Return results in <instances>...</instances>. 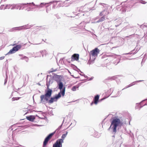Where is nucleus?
<instances>
[{
	"label": "nucleus",
	"mask_w": 147,
	"mask_h": 147,
	"mask_svg": "<svg viewBox=\"0 0 147 147\" xmlns=\"http://www.w3.org/2000/svg\"><path fill=\"white\" fill-rule=\"evenodd\" d=\"M123 123L119 119L115 118L113 119L111 122V125L108 129V131L111 130L112 133L115 134L117 132V126L122 125Z\"/></svg>",
	"instance_id": "1"
},
{
	"label": "nucleus",
	"mask_w": 147,
	"mask_h": 147,
	"mask_svg": "<svg viewBox=\"0 0 147 147\" xmlns=\"http://www.w3.org/2000/svg\"><path fill=\"white\" fill-rule=\"evenodd\" d=\"M44 95H41L40 96V101L41 102H44V100L47 101H48V99L51 97L52 93V90L50 89L49 87H47V90H45Z\"/></svg>",
	"instance_id": "2"
},
{
	"label": "nucleus",
	"mask_w": 147,
	"mask_h": 147,
	"mask_svg": "<svg viewBox=\"0 0 147 147\" xmlns=\"http://www.w3.org/2000/svg\"><path fill=\"white\" fill-rule=\"evenodd\" d=\"M68 134L66 131L65 133L63 134L61 137V138L57 140L53 145V147H62V144L63 142V140Z\"/></svg>",
	"instance_id": "3"
},
{
	"label": "nucleus",
	"mask_w": 147,
	"mask_h": 147,
	"mask_svg": "<svg viewBox=\"0 0 147 147\" xmlns=\"http://www.w3.org/2000/svg\"><path fill=\"white\" fill-rule=\"evenodd\" d=\"M57 86L58 89L60 90V91L58 94L55 95L58 98H59L61 97V95L62 96H63L65 95V87L63 86V83L61 82Z\"/></svg>",
	"instance_id": "4"
},
{
	"label": "nucleus",
	"mask_w": 147,
	"mask_h": 147,
	"mask_svg": "<svg viewBox=\"0 0 147 147\" xmlns=\"http://www.w3.org/2000/svg\"><path fill=\"white\" fill-rule=\"evenodd\" d=\"M99 4L103 6L105 8V9L100 13L99 16H103L105 17L109 13V12L108 11L107 9L106 8L107 7V5L106 4L102 3H100Z\"/></svg>",
	"instance_id": "5"
},
{
	"label": "nucleus",
	"mask_w": 147,
	"mask_h": 147,
	"mask_svg": "<svg viewBox=\"0 0 147 147\" xmlns=\"http://www.w3.org/2000/svg\"><path fill=\"white\" fill-rule=\"evenodd\" d=\"M46 3H41L39 5H35L33 2H32L31 3H23L22 5H28V6L31 5H33L34 6H35L36 8H38V9H40L44 7H45V6L46 5Z\"/></svg>",
	"instance_id": "6"
},
{
	"label": "nucleus",
	"mask_w": 147,
	"mask_h": 147,
	"mask_svg": "<svg viewBox=\"0 0 147 147\" xmlns=\"http://www.w3.org/2000/svg\"><path fill=\"white\" fill-rule=\"evenodd\" d=\"M54 81V79L51 75H47L46 78L47 87H49L50 84H52Z\"/></svg>",
	"instance_id": "7"
},
{
	"label": "nucleus",
	"mask_w": 147,
	"mask_h": 147,
	"mask_svg": "<svg viewBox=\"0 0 147 147\" xmlns=\"http://www.w3.org/2000/svg\"><path fill=\"white\" fill-rule=\"evenodd\" d=\"M21 47L22 46L21 45H16L12 49H11L6 55L14 53L20 49Z\"/></svg>",
	"instance_id": "8"
},
{
	"label": "nucleus",
	"mask_w": 147,
	"mask_h": 147,
	"mask_svg": "<svg viewBox=\"0 0 147 147\" xmlns=\"http://www.w3.org/2000/svg\"><path fill=\"white\" fill-rule=\"evenodd\" d=\"M52 77L54 79V80H55L57 82V86H58V84L60 83H62L61 81V76H60L55 75L53 76Z\"/></svg>",
	"instance_id": "9"
},
{
	"label": "nucleus",
	"mask_w": 147,
	"mask_h": 147,
	"mask_svg": "<svg viewBox=\"0 0 147 147\" xmlns=\"http://www.w3.org/2000/svg\"><path fill=\"white\" fill-rule=\"evenodd\" d=\"M100 51L98 48H96L90 51V55L96 57L97 56L98 54L99 53Z\"/></svg>",
	"instance_id": "10"
},
{
	"label": "nucleus",
	"mask_w": 147,
	"mask_h": 147,
	"mask_svg": "<svg viewBox=\"0 0 147 147\" xmlns=\"http://www.w3.org/2000/svg\"><path fill=\"white\" fill-rule=\"evenodd\" d=\"M79 55L78 54L75 53L71 56V61H77L79 60Z\"/></svg>",
	"instance_id": "11"
},
{
	"label": "nucleus",
	"mask_w": 147,
	"mask_h": 147,
	"mask_svg": "<svg viewBox=\"0 0 147 147\" xmlns=\"http://www.w3.org/2000/svg\"><path fill=\"white\" fill-rule=\"evenodd\" d=\"M59 98L57 96L55 95L54 97H51L50 98V99L49 100H48V101L47 102H48L49 103L52 104L54 101H57V100Z\"/></svg>",
	"instance_id": "12"
},
{
	"label": "nucleus",
	"mask_w": 147,
	"mask_h": 147,
	"mask_svg": "<svg viewBox=\"0 0 147 147\" xmlns=\"http://www.w3.org/2000/svg\"><path fill=\"white\" fill-rule=\"evenodd\" d=\"M92 3H86L84 6V7L86 5H89V7L88 8V9L87 10L85 11H86V12H88L91 10H94V9H93V7H92ZM93 5H94V4H93Z\"/></svg>",
	"instance_id": "13"
},
{
	"label": "nucleus",
	"mask_w": 147,
	"mask_h": 147,
	"mask_svg": "<svg viewBox=\"0 0 147 147\" xmlns=\"http://www.w3.org/2000/svg\"><path fill=\"white\" fill-rule=\"evenodd\" d=\"M69 0H67L66 1H65L61 3H59L58 4V6H57V7H63V6H65V7H67L69 6V5L68 4V5H66L65 4V3H67V2L69 1Z\"/></svg>",
	"instance_id": "14"
},
{
	"label": "nucleus",
	"mask_w": 147,
	"mask_h": 147,
	"mask_svg": "<svg viewBox=\"0 0 147 147\" xmlns=\"http://www.w3.org/2000/svg\"><path fill=\"white\" fill-rule=\"evenodd\" d=\"M26 118L28 120L32 122L35 119V117L33 115H30L27 116Z\"/></svg>",
	"instance_id": "15"
},
{
	"label": "nucleus",
	"mask_w": 147,
	"mask_h": 147,
	"mask_svg": "<svg viewBox=\"0 0 147 147\" xmlns=\"http://www.w3.org/2000/svg\"><path fill=\"white\" fill-rule=\"evenodd\" d=\"M99 96L98 95H96L94 97L93 100L94 103L95 104H97L98 101L99 99Z\"/></svg>",
	"instance_id": "16"
},
{
	"label": "nucleus",
	"mask_w": 147,
	"mask_h": 147,
	"mask_svg": "<svg viewBox=\"0 0 147 147\" xmlns=\"http://www.w3.org/2000/svg\"><path fill=\"white\" fill-rule=\"evenodd\" d=\"M105 18L104 16H103L101 17L97 21L95 22L96 23H99L101 22H102L105 20Z\"/></svg>",
	"instance_id": "17"
},
{
	"label": "nucleus",
	"mask_w": 147,
	"mask_h": 147,
	"mask_svg": "<svg viewBox=\"0 0 147 147\" xmlns=\"http://www.w3.org/2000/svg\"><path fill=\"white\" fill-rule=\"evenodd\" d=\"M33 25H29L28 24H27L22 26V27H23L24 30H25L29 29Z\"/></svg>",
	"instance_id": "18"
},
{
	"label": "nucleus",
	"mask_w": 147,
	"mask_h": 147,
	"mask_svg": "<svg viewBox=\"0 0 147 147\" xmlns=\"http://www.w3.org/2000/svg\"><path fill=\"white\" fill-rule=\"evenodd\" d=\"M60 1H57L54 0V1H50L49 3H47L48 4V6H49L51 4H52L53 3H57L58 2H59Z\"/></svg>",
	"instance_id": "19"
},
{
	"label": "nucleus",
	"mask_w": 147,
	"mask_h": 147,
	"mask_svg": "<svg viewBox=\"0 0 147 147\" xmlns=\"http://www.w3.org/2000/svg\"><path fill=\"white\" fill-rule=\"evenodd\" d=\"M71 67L73 68L75 70L77 71L78 72H80L81 71L80 69H78L77 67L74 64H71Z\"/></svg>",
	"instance_id": "20"
},
{
	"label": "nucleus",
	"mask_w": 147,
	"mask_h": 147,
	"mask_svg": "<svg viewBox=\"0 0 147 147\" xmlns=\"http://www.w3.org/2000/svg\"><path fill=\"white\" fill-rule=\"evenodd\" d=\"M87 146V143L85 141H83L81 143V147H86Z\"/></svg>",
	"instance_id": "21"
},
{
	"label": "nucleus",
	"mask_w": 147,
	"mask_h": 147,
	"mask_svg": "<svg viewBox=\"0 0 147 147\" xmlns=\"http://www.w3.org/2000/svg\"><path fill=\"white\" fill-rule=\"evenodd\" d=\"M42 51H40L37 52L36 53L35 55L36 56L35 57H40L41 56V55H42Z\"/></svg>",
	"instance_id": "22"
},
{
	"label": "nucleus",
	"mask_w": 147,
	"mask_h": 147,
	"mask_svg": "<svg viewBox=\"0 0 147 147\" xmlns=\"http://www.w3.org/2000/svg\"><path fill=\"white\" fill-rule=\"evenodd\" d=\"M55 132L54 131L53 132H52L48 135L47 137L48 138H49L50 139L52 138V136L55 134Z\"/></svg>",
	"instance_id": "23"
},
{
	"label": "nucleus",
	"mask_w": 147,
	"mask_h": 147,
	"mask_svg": "<svg viewBox=\"0 0 147 147\" xmlns=\"http://www.w3.org/2000/svg\"><path fill=\"white\" fill-rule=\"evenodd\" d=\"M135 50V49H134L132 51H131L130 52H129V53H124L123 54V55H131L133 53L132 52L134 51ZM137 52V51H136L135 52H134V53H133V54L134 55Z\"/></svg>",
	"instance_id": "24"
},
{
	"label": "nucleus",
	"mask_w": 147,
	"mask_h": 147,
	"mask_svg": "<svg viewBox=\"0 0 147 147\" xmlns=\"http://www.w3.org/2000/svg\"><path fill=\"white\" fill-rule=\"evenodd\" d=\"M41 51L42 57H43L44 56H46L48 54L47 51L45 50L42 51Z\"/></svg>",
	"instance_id": "25"
},
{
	"label": "nucleus",
	"mask_w": 147,
	"mask_h": 147,
	"mask_svg": "<svg viewBox=\"0 0 147 147\" xmlns=\"http://www.w3.org/2000/svg\"><path fill=\"white\" fill-rule=\"evenodd\" d=\"M136 105H138V107L136 106V107H135V108L136 109H137V108H138V107H139V109H140L141 108H142L143 106H145V105H147V104H146V103L145 105H144L143 106H141L140 105V103H137L136 104Z\"/></svg>",
	"instance_id": "26"
},
{
	"label": "nucleus",
	"mask_w": 147,
	"mask_h": 147,
	"mask_svg": "<svg viewBox=\"0 0 147 147\" xmlns=\"http://www.w3.org/2000/svg\"><path fill=\"white\" fill-rule=\"evenodd\" d=\"M13 28H16V30H24L22 26Z\"/></svg>",
	"instance_id": "27"
},
{
	"label": "nucleus",
	"mask_w": 147,
	"mask_h": 147,
	"mask_svg": "<svg viewBox=\"0 0 147 147\" xmlns=\"http://www.w3.org/2000/svg\"><path fill=\"white\" fill-rule=\"evenodd\" d=\"M63 125V123H62L59 126L57 129L54 131L55 132V133H57L61 129V128L62 126Z\"/></svg>",
	"instance_id": "28"
},
{
	"label": "nucleus",
	"mask_w": 147,
	"mask_h": 147,
	"mask_svg": "<svg viewBox=\"0 0 147 147\" xmlns=\"http://www.w3.org/2000/svg\"><path fill=\"white\" fill-rule=\"evenodd\" d=\"M113 88H110L109 90L108 91V92L109 93V94L110 95L112 93H113Z\"/></svg>",
	"instance_id": "29"
},
{
	"label": "nucleus",
	"mask_w": 147,
	"mask_h": 147,
	"mask_svg": "<svg viewBox=\"0 0 147 147\" xmlns=\"http://www.w3.org/2000/svg\"><path fill=\"white\" fill-rule=\"evenodd\" d=\"M78 88V86H74L72 87L71 90L73 91H75L76 90V89Z\"/></svg>",
	"instance_id": "30"
},
{
	"label": "nucleus",
	"mask_w": 147,
	"mask_h": 147,
	"mask_svg": "<svg viewBox=\"0 0 147 147\" xmlns=\"http://www.w3.org/2000/svg\"><path fill=\"white\" fill-rule=\"evenodd\" d=\"M116 78V76H114L111 77H109L108 78V80H115Z\"/></svg>",
	"instance_id": "31"
},
{
	"label": "nucleus",
	"mask_w": 147,
	"mask_h": 147,
	"mask_svg": "<svg viewBox=\"0 0 147 147\" xmlns=\"http://www.w3.org/2000/svg\"><path fill=\"white\" fill-rule=\"evenodd\" d=\"M144 80H138V81H136L132 83V84L133 85H134L136 84L137 82H141L142 81H143Z\"/></svg>",
	"instance_id": "32"
},
{
	"label": "nucleus",
	"mask_w": 147,
	"mask_h": 147,
	"mask_svg": "<svg viewBox=\"0 0 147 147\" xmlns=\"http://www.w3.org/2000/svg\"><path fill=\"white\" fill-rule=\"evenodd\" d=\"M19 55L20 56H22V57L20 58V59L21 60H24L25 58V57L26 56L23 55L19 54Z\"/></svg>",
	"instance_id": "33"
},
{
	"label": "nucleus",
	"mask_w": 147,
	"mask_h": 147,
	"mask_svg": "<svg viewBox=\"0 0 147 147\" xmlns=\"http://www.w3.org/2000/svg\"><path fill=\"white\" fill-rule=\"evenodd\" d=\"M120 92V91H118L117 92V94L116 95H114L113 96V97H115L119 96V94Z\"/></svg>",
	"instance_id": "34"
},
{
	"label": "nucleus",
	"mask_w": 147,
	"mask_h": 147,
	"mask_svg": "<svg viewBox=\"0 0 147 147\" xmlns=\"http://www.w3.org/2000/svg\"><path fill=\"white\" fill-rule=\"evenodd\" d=\"M139 1L140 3H141L142 4H145L147 3V2L145 1L141 0H140Z\"/></svg>",
	"instance_id": "35"
},
{
	"label": "nucleus",
	"mask_w": 147,
	"mask_h": 147,
	"mask_svg": "<svg viewBox=\"0 0 147 147\" xmlns=\"http://www.w3.org/2000/svg\"><path fill=\"white\" fill-rule=\"evenodd\" d=\"M12 5V7L11 8V9L13 10L15 9H16V5Z\"/></svg>",
	"instance_id": "36"
},
{
	"label": "nucleus",
	"mask_w": 147,
	"mask_h": 147,
	"mask_svg": "<svg viewBox=\"0 0 147 147\" xmlns=\"http://www.w3.org/2000/svg\"><path fill=\"white\" fill-rule=\"evenodd\" d=\"M80 72H81V73H82V74H80V75H81V76H84V77H85V78H87L88 79V77L87 76H86V75H85V74H84V73H83V72H82L81 71Z\"/></svg>",
	"instance_id": "37"
},
{
	"label": "nucleus",
	"mask_w": 147,
	"mask_h": 147,
	"mask_svg": "<svg viewBox=\"0 0 147 147\" xmlns=\"http://www.w3.org/2000/svg\"><path fill=\"white\" fill-rule=\"evenodd\" d=\"M121 10L123 12H124L126 11V9L125 8H123L122 9H121Z\"/></svg>",
	"instance_id": "38"
},
{
	"label": "nucleus",
	"mask_w": 147,
	"mask_h": 147,
	"mask_svg": "<svg viewBox=\"0 0 147 147\" xmlns=\"http://www.w3.org/2000/svg\"><path fill=\"white\" fill-rule=\"evenodd\" d=\"M53 5L52 7V8L53 9H55V7H56V5H57V3H53Z\"/></svg>",
	"instance_id": "39"
},
{
	"label": "nucleus",
	"mask_w": 147,
	"mask_h": 147,
	"mask_svg": "<svg viewBox=\"0 0 147 147\" xmlns=\"http://www.w3.org/2000/svg\"><path fill=\"white\" fill-rule=\"evenodd\" d=\"M11 6H12V5L10 4H9L7 5V9H9L10 8V7H11Z\"/></svg>",
	"instance_id": "40"
},
{
	"label": "nucleus",
	"mask_w": 147,
	"mask_h": 147,
	"mask_svg": "<svg viewBox=\"0 0 147 147\" xmlns=\"http://www.w3.org/2000/svg\"><path fill=\"white\" fill-rule=\"evenodd\" d=\"M24 60L26 62H28V58L26 56Z\"/></svg>",
	"instance_id": "41"
},
{
	"label": "nucleus",
	"mask_w": 147,
	"mask_h": 147,
	"mask_svg": "<svg viewBox=\"0 0 147 147\" xmlns=\"http://www.w3.org/2000/svg\"><path fill=\"white\" fill-rule=\"evenodd\" d=\"M48 143V142H47L44 140L43 142V145H44V146L46 145Z\"/></svg>",
	"instance_id": "42"
},
{
	"label": "nucleus",
	"mask_w": 147,
	"mask_h": 147,
	"mask_svg": "<svg viewBox=\"0 0 147 147\" xmlns=\"http://www.w3.org/2000/svg\"><path fill=\"white\" fill-rule=\"evenodd\" d=\"M4 5H1L0 7V9L2 10V9H4V7H3L4 6Z\"/></svg>",
	"instance_id": "43"
},
{
	"label": "nucleus",
	"mask_w": 147,
	"mask_h": 147,
	"mask_svg": "<svg viewBox=\"0 0 147 147\" xmlns=\"http://www.w3.org/2000/svg\"><path fill=\"white\" fill-rule=\"evenodd\" d=\"M14 30H16V28H13L12 29L9 30V32H12Z\"/></svg>",
	"instance_id": "44"
},
{
	"label": "nucleus",
	"mask_w": 147,
	"mask_h": 147,
	"mask_svg": "<svg viewBox=\"0 0 147 147\" xmlns=\"http://www.w3.org/2000/svg\"><path fill=\"white\" fill-rule=\"evenodd\" d=\"M115 55L111 54V55H108L107 56L108 57H113L114 56H115Z\"/></svg>",
	"instance_id": "45"
},
{
	"label": "nucleus",
	"mask_w": 147,
	"mask_h": 147,
	"mask_svg": "<svg viewBox=\"0 0 147 147\" xmlns=\"http://www.w3.org/2000/svg\"><path fill=\"white\" fill-rule=\"evenodd\" d=\"M49 138H48L47 137L45 138V139L44 140H45V141H46L47 142H48L49 141Z\"/></svg>",
	"instance_id": "46"
},
{
	"label": "nucleus",
	"mask_w": 147,
	"mask_h": 147,
	"mask_svg": "<svg viewBox=\"0 0 147 147\" xmlns=\"http://www.w3.org/2000/svg\"><path fill=\"white\" fill-rule=\"evenodd\" d=\"M46 11L47 12V13H48L49 12V11H50V9H49V8H46Z\"/></svg>",
	"instance_id": "47"
},
{
	"label": "nucleus",
	"mask_w": 147,
	"mask_h": 147,
	"mask_svg": "<svg viewBox=\"0 0 147 147\" xmlns=\"http://www.w3.org/2000/svg\"><path fill=\"white\" fill-rule=\"evenodd\" d=\"M19 10L23 9L24 8V7H23L21 5H19Z\"/></svg>",
	"instance_id": "48"
},
{
	"label": "nucleus",
	"mask_w": 147,
	"mask_h": 147,
	"mask_svg": "<svg viewBox=\"0 0 147 147\" xmlns=\"http://www.w3.org/2000/svg\"><path fill=\"white\" fill-rule=\"evenodd\" d=\"M80 24L81 25L83 26L84 25V22H82Z\"/></svg>",
	"instance_id": "49"
},
{
	"label": "nucleus",
	"mask_w": 147,
	"mask_h": 147,
	"mask_svg": "<svg viewBox=\"0 0 147 147\" xmlns=\"http://www.w3.org/2000/svg\"><path fill=\"white\" fill-rule=\"evenodd\" d=\"M120 61L119 60H117L116 61V62H117V63L116 64H115V63L113 62V63L114 64H115V65H117L118 63H119Z\"/></svg>",
	"instance_id": "50"
},
{
	"label": "nucleus",
	"mask_w": 147,
	"mask_h": 147,
	"mask_svg": "<svg viewBox=\"0 0 147 147\" xmlns=\"http://www.w3.org/2000/svg\"><path fill=\"white\" fill-rule=\"evenodd\" d=\"M5 57H0V60H1L3 59Z\"/></svg>",
	"instance_id": "51"
},
{
	"label": "nucleus",
	"mask_w": 147,
	"mask_h": 147,
	"mask_svg": "<svg viewBox=\"0 0 147 147\" xmlns=\"http://www.w3.org/2000/svg\"><path fill=\"white\" fill-rule=\"evenodd\" d=\"M144 26H145L142 25L140 26V28H142V29L143 28H144Z\"/></svg>",
	"instance_id": "52"
},
{
	"label": "nucleus",
	"mask_w": 147,
	"mask_h": 147,
	"mask_svg": "<svg viewBox=\"0 0 147 147\" xmlns=\"http://www.w3.org/2000/svg\"><path fill=\"white\" fill-rule=\"evenodd\" d=\"M128 87H129V86H126L125 88H124L122 90H123L125 89H126Z\"/></svg>",
	"instance_id": "53"
},
{
	"label": "nucleus",
	"mask_w": 147,
	"mask_h": 147,
	"mask_svg": "<svg viewBox=\"0 0 147 147\" xmlns=\"http://www.w3.org/2000/svg\"><path fill=\"white\" fill-rule=\"evenodd\" d=\"M46 5H45V7L46 8H47V7H49L48 5V4L47 3H46Z\"/></svg>",
	"instance_id": "54"
},
{
	"label": "nucleus",
	"mask_w": 147,
	"mask_h": 147,
	"mask_svg": "<svg viewBox=\"0 0 147 147\" xmlns=\"http://www.w3.org/2000/svg\"><path fill=\"white\" fill-rule=\"evenodd\" d=\"M19 5L18 6H16V9H19Z\"/></svg>",
	"instance_id": "55"
},
{
	"label": "nucleus",
	"mask_w": 147,
	"mask_h": 147,
	"mask_svg": "<svg viewBox=\"0 0 147 147\" xmlns=\"http://www.w3.org/2000/svg\"><path fill=\"white\" fill-rule=\"evenodd\" d=\"M93 78V77H92L91 78H90L88 80V81H90L92 80Z\"/></svg>",
	"instance_id": "56"
},
{
	"label": "nucleus",
	"mask_w": 147,
	"mask_h": 147,
	"mask_svg": "<svg viewBox=\"0 0 147 147\" xmlns=\"http://www.w3.org/2000/svg\"><path fill=\"white\" fill-rule=\"evenodd\" d=\"M6 78H7V77L6 78V79L5 80V82H4V84H6V83H7V80H6Z\"/></svg>",
	"instance_id": "57"
},
{
	"label": "nucleus",
	"mask_w": 147,
	"mask_h": 147,
	"mask_svg": "<svg viewBox=\"0 0 147 147\" xmlns=\"http://www.w3.org/2000/svg\"><path fill=\"white\" fill-rule=\"evenodd\" d=\"M128 86H129V87H130L133 86V85L132 84V83H131L130 84H129Z\"/></svg>",
	"instance_id": "58"
},
{
	"label": "nucleus",
	"mask_w": 147,
	"mask_h": 147,
	"mask_svg": "<svg viewBox=\"0 0 147 147\" xmlns=\"http://www.w3.org/2000/svg\"><path fill=\"white\" fill-rule=\"evenodd\" d=\"M26 10L28 11H30V10L29 8H27L26 9Z\"/></svg>",
	"instance_id": "59"
},
{
	"label": "nucleus",
	"mask_w": 147,
	"mask_h": 147,
	"mask_svg": "<svg viewBox=\"0 0 147 147\" xmlns=\"http://www.w3.org/2000/svg\"><path fill=\"white\" fill-rule=\"evenodd\" d=\"M7 9V5H6V6L4 7V9Z\"/></svg>",
	"instance_id": "60"
},
{
	"label": "nucleus",
	"mask_w": 147,
	"mask_h": 147,
	"mask_svg": "<svg viewBox=\"0 0 147 147\" xmlns=\"http://www.w3.org/2000/svg\"><path fill=\"white\" fill-rule=\"evenodd\" d=\"M56 69H55V70H52L51 71H50V72L49 73H50V72H55L56 71Z\"/></svg>",
	"instance_id": "61"
},
{
	"label": "nucleus",
	"mask_w": 147,
	"mask_h": 147,
	"mask_svg": "<svg viewBox=\"0 0 147 147\" xmlns=\"http://www.w3.org/2000/svg\"><path fill=\"white\" fill-rule=\"evenodd\" d=\"M41 126V125H38L37 124H36L35 125V126Z\"/></svg>",
	"instance_id": "62"
},
{
	"label": "nucleus",
	"mask_w": 147,
	"mask_h": 147,
	"mask_svg": "<svg viewBox=\"0 0 147 147\" xmlns=\"http://www.w3.org/2000/svg\"><path fill=\"white\" fill-rule=\"evenodd\" d=\"M120 24H121V23H120L119 24L116 25L115 26L116 27H117L118 26H119V25H120Z\"/></svg>",
	"instance_id": "63"
},
{
	"label": "nucleus",
	"mask_w": 147,
	"mask_h": 147,
	"mask_svg": "<svg viewBox=\"0 0 147 147\" xmlns=\"http://www.w3.org/2000/svg\"><path fill=\"white\" fill-rule=\"evenodd\" d=\"M88 64H89V65H90L91 64L90 62L89 61L88 62Z\"/></svg>",
	"instance_id": "64"
}]
</instances>
